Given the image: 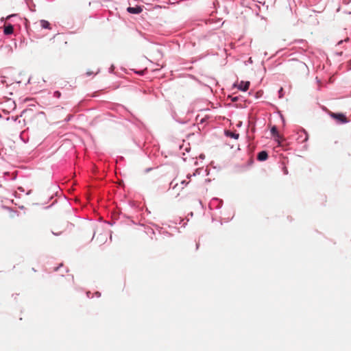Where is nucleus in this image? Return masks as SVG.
<instances>
[{
	"label": "nucleus",
	"mask_w": 351,
	"mask_h": 351,
	"mask_svg": "<svg viewBox=\"0 0 351 351\" xmlns=\"http://www.w3.org/2000/svg\"><path fill=\"white\" fill-rule=\"evenodd\" d=\"M329 116L333 119L337 123H346L349 122V119L343 113H335L328 111Z\"/></svg>",
	"instance_id": "1"
},
{
	"label": "nucleus",
	"mask_w": 351,
	"mask_h": 351,
	"mask_svg": "<svg viewBox=\"0 0 351 351\" xmlns=\"http://www.w3.org/2000/svg\"><path fill=\"white\" fill-rule=\"evenodd\" d=\"M14 27L10 23H5L3 25V33L5 35H10L13 33Z\"/></svg>",
	"instance_id": "2"
},
{
	"label": "nucleus",
	"mask_w": 351,
	"mask_h": 351,
	"mask_svg": "<svg viewBox=\"0 0 351 351\" xmlns=\"http://www.w3.org/2000/svg\"><path fill=\"white\" fill-rule=\"evenodd\" d=\"M127 11L131 14H140L143 11V8L141 6H136V7H128L127 8Z\"/></svg>",
	"instance_id": "3"
},
{
	"label": "nucleus",
	"mask_w": 351,
	"mask_h": 351,
	"mask_svg": "<svg viewBox=\"0 0 351 351\" xmlns=\"http://www.w3.org/2000/svg\"><path fill=\"white\" fill-rule=\"evenodd\" d=\"M271 133L272 136L276 138V141L280 143V139L282 138V137L279 134L278 130L276 126H273L271 129Z\"/></svg>",
	"instance_id": "4"
},
{
	"label": "nucleus",
	"mask_w": 351,
	"mask_h": 351,
	"mask_svg": "<svg viewBox=\"0 0 351 351\" xmlns=\"http://www.w3.org/2000/svg\"><path fill=\"white\" fill-rule=\"evenodd\" d=\"M250 84V82L248 81H247V82L241 81L239 83V84L238 85V88H239V89H240L243 91H246L249 88Z\"/></svg>",
	"instance_id": "5"
},
{
	"label": "nucleus",
	"mask_w": 351,
	"mask_h": 351,
	"mask_svg": "<svg viewBox=\"0 0 351 351\" xmlns=\"http://www.w3.org/2000/svg\"><path fill=\"white\" fill-rule=\"evenodd\" d=\"M268 158L267 152L262 151L258 154L257 158L260 161L265 160Z\"/></svg>",
	"instance_id": "6"
},
{
	"label": "nucleus",
	"mask_w": 351,
	"mask_h": 351,
	"mask_svg": "<svg viewBox=\"0 0 351 351\" xmlns=\"http://www.w3.org/2000/svg\"><path fill=\"white\" fill-rule=\"evenodd\" d=\"M40 25L43 29H51L50 23L47 21H45V20H41L40 21Z\"/></svg>",
	"instance_id": "7"
},
{
	"label": "nucleus",
	"mask_w": 351,
	"mask_h": 351,
	"mask_svg": "<svg viewBox=\"0 0 351 351\" xmlns=\"http://www.w3.org/2000/svg\"><path fill=\"white\" fill-rule=\"evenodd\" d=\"M225 133L227 136L234 138V139H238V138L239 136V134L238 133L233 132L231 131H226Z\"/></svg>",
	"instance_id": "8"
},
{
	"label": "nucleus",
	"mask_w": 351,
	"mask_h": 351,
	"mask_svg": "<svg viewBox=\"0 0 351 351\" xmlns=\"http://www.w3.org/2000/svg\"><path fill=\"white\" fill-rule=\"evenodd\" d=\"M61 95V93L59 91H56L54 93V96L57 98H59Z\"/></svg>",
	"instance_id": "9"
},
{
	"label": "nucleus",
	"mask_w": 351,
	"mask_h": 351,
	"mask_svg": "<svg viewBox=\"0 0 351 351\" xmlns=\"http://www.w3.org/2000/svg\"><path fill=\"white\" fill-rule=\"evenodd\" d=\"M12 15H10V16H7V17L5 18V19H6V20H8V19H9L10 17H12ZM4 20H5V19H4L3 17H2V18L1 19V21H4Z\"/></svg>",
	"instance_id": "10"
},
{
	"label": "nucleus",
	"mask_w": 351,
	"mask_h": 351,
	"mask_svg": "<svg viewBox=\"0 0 351 351\" xmlns=\"http://www.w3.org/2000/svg\"><path fill=\"white\" fill-rule=\"evenodd\" d=\"M86 74H87V75H92V74H94V72H93V71H88V72L86 73Z\"/></svg>",
	"instance_id": "11"
},
{
	"label": "nucleus",
	"mask_w": 351,
	"mask_h": 351,
	"mask_svg": "<svg viewBox=\"0 0 351 351\" xmlns=\"http://www.w3.org/2000/svg\"><path fill=\"white\" fill-rule=\"evenodd\" d=\"M181 184H188V182H186V181H185V180H182V181L181 182Z\"/></svg>",
	"instance_id": "12"
},
{
	"label": "nucleus",
	"mask_w": 351,
	"mask_h": 351,
	"mask_svg": "<svg viewBox=\"0 0 351 351\" xmlns=\"http://www.w3.org/2000/svg\"><path fill=\"white\" fill-rule=\"evenodd\" d=\"M232 101H237V97H234V98H232Z\"/></svg>",
	"instance_id": "13"
},
{
	"label": "nucleus",
	"mask_w": 351,
	"mask_h": 351,
	"mask_svg": "<svg viewBox=\"0 0 351 351\" xmlns=\"http://www.w3.org/2000/svg\"><path fill=\"white\" fill-rule=\"evenodd\" d=\"M198 171H199V170H198V169H197V170L195 171V173H193V176H195V173H197Z\"/></svg>",
	"instance_id": "14"
},
{
	"label": "nucleus",
	"mask_w": 351,
	"mask_h": 351,
	"mask_svg": "<svg viewBox=\"0 0 351 351\" xmlns=\"http://www.w3.org/2000/svg\"><path fill=\"white\" fill-rule=\"evenodd\" d=\"M191 177V175H190V174H189V175L187 176V178H189V179Z\"/></svg>",
	"instance_id": "15"
},
{
	"label": "nucleus",
	"mask_w": 351,
	"mask_h": 351,
	"mask_svg": "<svg viewBox=\"0 0 351 351\" xmlns=\"http://www.w3.org/2000/svg\"><path fill=\"white\" fill-rule=\"evenodd\" d=\"M307 139H308V137H307V135L306 134V138H305L304 141H307Z\"/></svg>",
	"instance_id": "16"
},
{
	"label": "nucleus",
	"mask_w": 351,
	"mask_h": 351,
	"mask_svg": "<svg viewBox=\"0 0 351 351\" xmlns=\"http://www.w3.org/2000/svg\"><path fill=\"white\" fill-rule=\"evenodd\" d=\"M1 117V115L0 114V117Z\"/></svg>",
	"instance_id": "17"
}]
</instances>
